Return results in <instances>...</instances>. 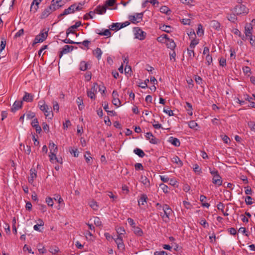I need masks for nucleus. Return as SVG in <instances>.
Masks as SVG:
<instances>
[{"label":"nucleus","mask_w":255,"mask_h":255,"mask_svg":"<svg viewBox=\"0 0 255 255\" xmlns=\"http://www.w3.org/2000/svg\"><path fill=\"white\" fill-rule=\"evenodd\" d=\"M134 167H135V169L136 170H140V169H141V170L143 169V166H142V165L141 163H135V165H134Z\"/></svg>","instance_id":"63"},{"label":"nucleus","mask_w":255,"mask_h":255,"mask_svg":"<svg viewBox=\"0 0 255 255\" xmlns=\"http://www.w3.org/2000/svg\"><path fill=\"white\" fill-rule=\"evenodd\" d=\"M96 33L100 35H105L107 37H110L111 32L109 29H105L103 32H99V30L97 29L96 31Z\"/></svg>","instance_id":"22"},{"label":"nucleus","mask_w":255,"mask_h":255,"mask_svg":"<svg viewBox=\"0 0 255 255\" xmlns=\"http://www.w3.org/2000/svg\"><path fill=\"white\" fill-rule=\"evenodd\" d=\"M75 12L74 11V4L70 5L68 8L65 9L63 12L61 13L59 17H61L64 15H67L68 14L73 13Z\"/></svg>","instance_id":"13"},{"label":"nucleus","mask_w":255,"mask_h":255,"mask_svg":"<svg viewBox=\"0 0 255 255\" xmlns=\"http://www.w3.org/2000/svg\"><path fill=\"white\" fill-rule=\"evenodd\" d=\"M49 251L51 254L55 255L59 252V249L56 246H51L50 247Z\"/></svg>","instance_id":"35"},{"label":"nucleus","mask_w":255,"mask_h":255,"mask_svg":"<svg viewBox=\"0 0 255 255\" xmlns=\"http://www.w3.org/2000/svg\"><path fill=\"white\" fill-rule=\"evenodd\" d=\"M107 10V7L106 5H103V6H98L97 7V8L95 9V11L100 14H102L106 12Z\"/></svg>","instance_id":"20"},{"label":"nucleus","mask_w":255,"mask_h":255,"mask_svg":"<svg viewBox=\"0 0 255 255\" xmlns=\"http://www.w3.org/2000/svg\"><path fill=\"white\" fill-rule=\"evenodd\" d=\"M74 47L73 46H70L68 45H65L62 50L60 52L59 57L61 58L64 54H66L72 51Z\"/></svg>","instance_id":"10"},{"label":"nucleus","mask_w":255,"mask_h":255,"mask_svg":"<svg viewBox=\"0 0 255 255\" xmlns=\"http://www.w3.org/2000/svg\"><path fill=\"white\" fill-rule=\"evenodd\" d=\"M133 232L135 235L138 236H141L143 234V232L140 228L135 226L134 228H133Z\"/></svg>","instance_id":"31"},{"label":"nucleus","mask_w":255,"mask_h":255,"mask_svg":"<svg viewBox=\"0 0 255 255\" xmlns=\"http://www.w3.org/2000/svg\"><path fill=\"white\" fill-rule=\"evenodd\" d=\"M76 102L78 105L79 109L82 110L84 107L82 98L81 97H78L76 100Z\"/></svg>","instance_id":"28"},{"label":"nucleus","mask_w":255,"mask_h":255,"mask_svg":"<svg viewBox=\"0 0 255 255\" xmlns=\"http://www.w3.org/2000/svg\"><path fill=\"white\" fill-rule=\"evenodd\" d=\"M154 255H167V254L164 251H161L154 252Z\"/></svg>","instance_id":"64"},{"label":"nucleus","mask_w":255,"mask_h":255,"mask_svg":"<svg viewBox=\"0 0 255 255\" xmlns=\"http://www.w3.org/2000/svg\"><path fill=\"white\" fill-rule=\"evenodd\" d=\"M91 77H92V73L90 71L87 72L85 75V80L87 81H89L91 80Z\"/></svg>","instance_id":"55"},{"label":"nucleus","mask_w":255,"mask_h":255,"mask_svg":"<svg viewBox=\"0 0 255 255\" xmlns=\"http://www.w3.org/2000/svg\"><path fill=\"white\" fill-rule=\"evenodd\" d=\"M22 101H16L13 104L12 107L11 108L12 112H15L18 109H20L22 105Z\"/></svg>","instance_id":"15"},{"label":"nucleus","mask_w":255,"mask_h":255,"mask_svg":"<svg viewBox=\"0 0 255 255\" xmlns=\"http://www.w3.org/2000/svg\"><path fill=\"white\" fill-rule=\"evenodd\" d=\"M188 125L191 128H195L198 126L197 124L194 121H190Z\"/></svg>","instance_id":"52"},{"label":"nucleus","mask_w":255,"mask_h":255,"mask_svg":"<svg viewBox=\"0 0 255 255\" xmlns=\"http://www.w3.org/2000/svg\"><path fill=\"white\" fill-rule=\"evenodd\" d=\"M63 42L65 43L76 44H81V42H74V41L70 40V39H65L64 40H63Z\"/></svg>","instance_id":"51"},{"label":"nucleus","mask_w":255,"mask_h":255,"mask_svg":"<svg viewBox=\"0 0 255 255\" xmlns=\"http://www.w3.org/2000/svg\"><path fill=\"white\" fill-rule=\"evenodd\" d=\"M61 6V5L60 4H57L56 3L52 2V1L51 4L47 8L44 9V10L42 12L40 18L42 19L45 18L53 11H55Z\"/></svg>","instance_id":"1"},{"label":"nucleus","mask_w":255,"mask_h":255,"mask_svg":"<svg viewBox=\"0 0 255 255\" xmlns=\"http://www.w3.org/2000/svg\"><path fill=\"white\" fill-rule=\"evenodd\" d=\"M188 54L190 59H192L195 55L194 49L187 48Z\"/></svg>","instance_id":"42"},{"label":"nucleus","mask_w":255,"mask_h":255,"mask_svg":"<svg viewBox=\"0 0 255 255\" xmlns=\"http://www.w3.org/2000/svg\"><path fill=\"white\" fill-rule=\"evenodd\" d=\"M88 96L92 100H95L96 98L95 93L92 91H87Z\"/></svg>","instance_id":"48"},{"label":"nucleus","mask_w":255,"mask_h":255,"mask_svg":"<svg viewBox=\"0 0 255 255\" xmlns=\"http://www.w3.org/2000/svg\"><path fill=\"white\" fill-rule=\"evenodd\" d=\"M134 153L138 155L140 157H143L145 155L144 152L141 149L136 148L134 149Z\"/></svg>","instance_id":"29"},{"label":"nucleus","mask_w":255,"mask_h":255,"mask_svg":"<svg viewBox=\"0 0 255 255\" xmlns=\"http://www.w3.org/2000/svg\"><path fill=\"white\" fill-rule=\"evenodd\" d=\"M198 43V40L194 39H193L190 44L189 48H190V49H194Z\"/></svg>","instance_id":"47"},{"label":"nucleus","mask_w":255,"mask_h":255,"mask_svg":"<svg viewBox=\"0 0 255 255\" xmlns=\"http://www.w3.org/2000/svg\"><path fill=\"white\" fill-rule=\"evenodd\" d=\"M52 104H53V110L54 111H56V112H58L59 111V105H58V103L56 101H53Z\"/></svg>","instance_id":"56"},{"label":"nucleus","mask_w":255,"mask_h":255,"mask_svg":"<svg viewBox=\"0 0 255 255\" xmlns=\"http://www.w3.org/2000/svg\"><path fill=\"white\" fill-rule=\"evenodd\" d=\"M95 11H91L89 12V13H86L84 16V19H86V20H87L89 18H93L94 16L95 15Z\"/></svg>","instance_id":"34"},{"label":"nucleus","mask_w":255,"mask_h":255,"mask_svg":"<svg viewBox=\"0 0 255 255\" xmlns=\"http://www.w3.org/2000/svg\"><path fill=\"white\" fill-rule=\"evenodd\" d=\"M253 29V27L251 24L247 25L245 26V33L246 35V37H251L252 36V30Z\"/></svg>","instance_id":"17"},{"label":"nucleus","mask_w":255,"mask_h":255,"mask_svg":"<svg viewBox=\"0 0 255 255\" xmlns=\"http://www.w3.org/2000/svg\"><path fill=\"white\" fill-rule=\"evenodd\" d=\"M50 153H57L58 149L57 146L53 143H50L49 145Z\"/></svg>","instance_id":"23"},{"label":"nucleus","mask_w":255,"mask_h":255,"mask_svg":"<svg viewBox=\"0 0 255 255\" xmlns=\"http://www.w3.org/2000/svg\"><path fill=\"white\" fill-rule=\"evenodd\" d=\"M48 36V31L46 30L44 32L42 31L39 34L37 35L35 39L33 42V44L39 43V42H42L43 41H44L47 37Z\"/></svg>","instance_id":"4"},{"label":"nucleus","mask_w":255,"mask_h":255,"mask_svg":"<svg viewBox=\"0 0 255 255\" xmlns=\"http://www.w3.org/2000/svg\"><path fill=\"white\" fill-rule=\"evenodd\" d=\"M89 205L94 210H97L98 209L97 203L94 200H92L89 202Z\"/></svg>","instance_id":"33"},{"label":"nucleus","mask_w":255,"mask_h":255,"mask_svg":"<svg viewBox=\"0 0 255 255\" xmlns=\"http://www.w3.org/2000/svg\"><path fill=\"white\" fill-rule=\"evenodd\" d=\"M30 177L28 178V182L32 184L34 179L36 178L37 175H36V170L34 168H31L30 170Z\"/></svg>","instance_id":"14"},{"label":"nucleus","mask_w":255,"mask_h":255,"mask_svg":"<svg viewBox=\"0 0 255 255\" xmlns=\"http://www.w3.org/2000/svg\"><path fill=\"white\" fill-rule=\"evenodd\" d=\"M24 33V30L23 29L19 30L15 34V38L19 37L22 35Z\"/></svg>","instance_id":"58"},{"label":"nucleus","mask_w":255,"mask_h":255,"mask_svg":"<svg viewBox=\"0 0 255 255\" xmlns=\"http://www.w3.org/2000/svg\"><path fill=\"white\" fill-rule=\"evenodd\" d=\"M206 63L208 65H210L212 63V57L209 54H208L206 56Z\"/></svg>","instance_id":"46"},{"label":"nucleus","mask_w":255,"mask_h":255,"mask_svg":"<svg viewBox=\"0 0 255 255\" xmlns=\"http://www.w3.org/2000/svg\"><path fill=\"white\" fill-rule=\"evenodd\" d=\"M46 202L47 205L50 207H52L53 206V201L51 198L48 197L46 199Z\"/></svg>","instance_id":"50"},{"label":"nucleus","mask_w":255,"mask_h":255,"mask_svg":"<svg viewBox=\"0 0 255 255\" xmlns=\"http://www.w3.org/2000/svg\"><path fill=\"white\" fill-rule=\"evenodd\" d=\"M112 103L114 105L117 107H119L120 106H121V101L120 100L119 98H113Z\"/></svg>","instance_id":"44"},{"label":"nucleus","mask_w":255,"mask_h":255,"mask_svg":"<svg viewBox=\"0 0 255 255\" xmlns=\"http://www.w3.org/2000/svg\"><path fill=\"white\" fill-rule=\"evenodd\" d=\"M204 33V30L203 26L201 24H199L198 26V30L197 31V34L198 36H202Z\"/></svg>","instance_id":"39"},{"label":"nucleus","mask_w":255,"mask_h":255,"mask_svg":"<svg viewBox=\"0 0 255 255\" xmlns=\"http://www.w3.org/2000/svg\"><path fill=\"white\" fill-rule=\"evenodd\" d=\"M166 45L168 48L173 50L176 47V44L172 39L167 38V40L165 41Z\"/></svg>","instance_id":"18"},{"label":"nucleus","mask_w":255,"mask_h":255,"mask_svg":"<svg viewBox=\"0 0 255 255\" xmlns=\"http://www.w3.org/2000/svg\"><path fill=\"white\" fill-rule=\"evenodd\" d=\"M33 100V96L29 93L25 92L24 96L23 97L22 101L26 102H31Z\"/></svg>","instance_id":"16"},{"label":"nucleus","mask_w":255,"mask_h":255,"mask_svg":"<svg viewBox=\"0 0 255 255\" xmlns=\"http://www.w3.org/2000/svg\"><path fill=\"white\" fill-rule=\"evenodd\" d=\"M113 30H118L121 28V23H113L110 27Z\"/></svg>","instance_id":"30"},{"label":"nucleus","mask_w":255,"mask_h":255,"mask_svg":"<svg viewBox=\"0 0 255 255\" xmlns=\"http://www.w3.org/2000/svg\"><path fill=\"white\" fill-rule=\"evenodd\" d=\"M38 105L39 106V109L40 110L44 112L45 117L51 119L53 115L52 111L51 110V108H49L47 105L42 102H39Z\"/></svg>","instance_id":"2"},{"label":"nucleus","mask_w":255,"mask_h":255,"mask_svg":"<svg viewBox=\"0 0 255 255\" xmlns=\"http://www.w3.org/2000/svg\"><path fill=\"white\" fill-rule=\"evenodd\" d=\"M135 30V37L139 39L140 40H143L146 36V33L142 31L139 27H136L134 28Z\"/></svg>","instance_id":"8"},{"label":"nucleus","mask_w":255,"mask_h":255,"mask_svg":"<svg viewBox=\"0 0 255 255\" xmlns=\"http://www.w3.org/2000/svg\"><path fill=\"white\" fill-rule=\"evenodd\" d=\"M115 241L117 245L119 250L123 251L125 249V245L123 243V238L120 236H118V237L115 239Z\"/></svg>","instance_id":"9"},{"label":"nucleus","mask_w":255,"mask_h":255,"mask_svg":"<svg viewBox=\"0 0 255 255\" xmlns=\"http://www.w3.org/2000/svg\"><path fill=\"white\" fill-rule=\"evenodd\" d=\"M252 200V198L251 196H247L245 199V202L247 205H251L253 204Z\"/></svg>","instance_id":"61"},{"label":"nucleus","mask_w":255,"mask_h":255,"mask_svg":"<svg viewBox=\"0 0 255 255\" xmlns=\"http://www.w3.org/2000/svg\"><path fill=\"white\" fill-rule=\"evenodd\" d=\"M211 26L216 30H219L220 28V23L216 20H212L211 22Z\"/></svg>","instance_id":"27"},{"label":"nucleus","mask_w":255,"mask_h":255,"mask_svg":"<svg viewBox=\"0 0 255 255\" xmlns=\"http://www.w3.org/2000/svg\"><path fill=\"white\" fill-rule=\"evenodd\" d=\"M38 5H39L34 3V2H32L30 9V12L33 13L36 12L39 7Z\"/></svg>","instance_id":"36"},{"label":"nucleus","mask_w":255,"mask_h":255,"mask_svg":"<svg viewBox=\"0 0 255 255\" xmlns=\"http://www.w3.org/2000/svg\"><path fill=\"white\" fill-rule=\"evenodd\" d=\"M145 137L146 139H148L151 143L157 144L158 142V140L153 136V135L151 132H147L146 133Z\"/></svg>","instance_id":"12"},{"label":"nucleus","mask_w":255,"mask_h":255,"mask_svg":"<svg viewBox=\"0 0 255 255\" xmlns=\"http://www.w3.org/2000/svg\"><path fill=\"white\" fill-rule=\"evenodd\" d=\"M143 16V13H137L135 15H129V20L133 23H136L139 22L142 20Z\"/></svg>","instance_id":"7"},{"label":"nucleus","mask_w":255,"mask_h":255,"mask_svg":"<svg viewBox=\"0 0 255 255\" xmlns=\"http://www.w3.org/2000/svg\"><path fill=\"white\" fill-rule=\"evenodd\" d=\"M117 232L118 234V236H121L125 233V230L123 227H120L117 228Z\"/></svg>","instance_id":"43"},{"label":"nucleus","mask_w":255,"mask_h":255,"mask_svg":"<svg viewBox=\"0 0 255 255\" xmlns=\"http://www.w3.org/2000/svg\"><path fill=\"white\" fill-rule=\"evenodd\" d=\"M162 210L164 212V215H161V216L165 222H167V221H166V220L165 219L167 218V219H169V217L170 215L172 213V210L170 208V207L167 204L163 205L162 207Z\"/></svg>","instance_id":"5"},{"label":"nucleus","mask_w":255,"mask_h":255,"mask_svg":"<svg viewBox=\"0 0 255 255\" xmlns=\"http://www.w3.org/2000/svg\"><path fill=\"white\" fill-rule=\"evenodd\" d=\"M217 208H218V210H221L222 211V212L223 213L224 209V207H225V206H224V204H223L221 202H220L217 205Z\"/></svg>","instance_id":"62"},{"label":"nucleus","mask_w":255,"mask_h":255,"mask_svg":"<svg viewBox=\"0 0 255 255\" xmlns=\"http://www.w3.org/2000/svg\"><path fill=\"white\" fill-rule=\"evenodd\" d=\"M88 69V64L84 61H82L80 64V69L81 71H86Z\"/></svg>","instance_id":"38"},{"label":"nucleus","mask_w":255,"mask_h":255,"mask_svg":"<svg viewBox=\"0 0 255 255\" xmlns=\"http://www.w3.org/2000/svg\"><path fill=\"white\" fill-rule=\"evenodd\" d=\"M147 197L145 194H142L141 195L139 200L138 201V204L139 206L141 205H144L145 202H146Z\"/></svg>","instance_id":"24"},{"label":"nucleus","mask_w":255,"mask_h":255,"mask_svg":"<svg viewBox=\"0 0 255 255\" xmlns=\"http://www.w3.org/2000/svg\"><path fill=\"white\" fill-rule=\"evenodd\" d=\"M185 108H186L188 115H189L190 116H192L193 114V113H192L193 108H192V105L190 103H189V102H186V106H185Z\"/></svg>","instance_id":"25"},{"label":"nucleus","mask_w":255,"mask_h":255,"mask_svg":"<svg viewBox=\"0 0 255 255\" xmlns=\"http://www.w3.org/2000/svg\"><path fill=\"white\" fill-rule=\"evenodd\" d=\"M93 54L98 59H100L101 58L102 51L100 48H97L93 51Z\"/></svg>","instance_id":"26"},{"label":"nucleus","mask_w":255,"mask_h":255,"mask_svg":"<svg viewBox=\"0 0 255 255\" xmlns=\"http://www.w3.org/2000/svg\"><path fill=\"white\" fill-rule=\"evenodd\" d=\"M210 173L213 175L212 182L217 186H220L222 184V177L220 176L219 172L216 170H212L210 169Z\"/></svg>","instance_id":"3"},{"label":"nucleus","mask_w":255,"mask_h":255,"mask_svg":"<svg viewBox=\"0 0 255 255\" xmlns=\"http://www.w3.org/2000/svg\"><path fill=\"white\" fill-rule=\"evenodd\" d=\"M169 142L171 143L172 144L174 145L176 147H178L180 146V142L179 140L175 137H170L169 140Z\"/></svg>","instance_id":"21"},{"label":"nucleus","mask_w":255,"mask_h":255,"mask_svg":"<svg viewBox=\"0 0 255 255\" xmlns=\"http://www.w3.org/2000/svg\"><path fill=\"white\" fill-rule=\"evenodd\" d=\"M94 223L96 226H101L102 225V222L98 217H94Z\"/></svg>","instance_id":"45"},{"label":"nucleus","mask_w":255,"mask_h":255,"mask_svg":"<svg viewBox=\"0 0 255 255\" xmlns=\"http://www.w3.org/2000/svg\"><path fill=\"white\" fill-rule=\"evenodd\" d=\"M172 162L176 164L178 167H181L183 165V163L182 161L180 159V158L177 156H174L172 158Z\"/></svg>","instance_id":"19"},{"label":"nucleus","mask_w":255,"mask_h":255,"mask_svg":"<svg viewBox=\"0 0 255 255\" xmlns=\"http://www.w3.org/2000/svg\"><path fill=\"white\" fill-rule=\"evenodd\" d=\"M234 12L238 15L247 14L248 9L244 5L239 4L234 8Z\"/></svg>","instance_id":"6"},{"label":"nucleus","mask_w":255,"mask_h":255,"mask_svg":"<svg viewBox=\"0 0 255 255\" xmlns=\"http://www.w3.org/2000/svg\"><path fill=\"white\" fill-rule=\"evenodd\" d=\"M193 170L195 172L200 174L201 173V169L199 167V166L197 164H195L194 165Z\"/></svg>","instance_id":"53"},{"label":"nucleus","mask_w":255,"mask_h":255,"mask_svg":"<svg viewBox=\"0 0 255 255\" xmlns=\"http://www.w3.org/2000/svg\"><path fill=\"white\" fill-rule=\"evenodd\" d=\"M159 187L162 189L163 192L165 193H167L169 191L168 187L163 183H161L159 185Z\"/></svg>","instance_id":"40"},{"label":"nucleus","mask_w":255,"mask_h":255,"mask_svg":"<svg viewBox=\"0 0 255 255\" xmlns=\"http://www.w3.org/2000/svg\"><path fill=\"white\" fill-rule=\"evenodd\" d=\"M220 65L224 67L226 65V60L224 58H221L219 60Z\"/></svg>","instance_id":"57"},{"label":"nucleus","mask_w":255,"mask_h":255,"mask_svg":"<svg viewBox=\"0 0 255 255\" xmlns=\"http://www.w3.org/2000/svg\"><path fill=\"white\" fill-rule=\"evenodd\" d=\"M229 20L231 21L232 22H235L237 18L236 15L235 14H231L227 17Z\"/></svg>","instance_id":"41"},{"label":"nucleus","mask_w":255,"mask_h":255,"mask_svg":"<svg viewBox=\"0 0 255 255\" xmlns=\"http://www.w3.org/2000/svg\"><path fill=\"white\" fill-rule=\"evenodd\" d=\"M115 2H116V0H108L106 1V3L105 5H106V6L107 5L109 6H112L114 5Z\"/></svg>","instance_id":"60"},{"label":"nucleus","mask_w":255,"mask_h":255,"mask_svg":"<svg viewBox=\"0 0 255 255\" xmlns=\"http://www.w3.org/2000/svg\"><path fill=\"white\" fill-rule=\"evenodd\" d=\"M141 182L146 186H149V180L146 176H141Z\"/></svg>","instance_id":"32"},{"label":"nucleus","mask_w":255,"mask_h":255,"mask_svg":"<svg viewBox=\"0 0 255 255\" xmlns=\"http://www.w3.org/2000/svg\"><path fill=\"white\" fill-rule=\"evenodd\" d=\"M160 29L162 31H165L167 33H169L171 31V27L170 26L163 25L160 27Z\"/></svg>","instance_id":"37"},{"label":"nucleus","mask_w":255,"mask_h":255,"mask_svg":"<svg viewBox=\"0 0 255 255\" xmlns=\"http://www.w3.org/2000/svg\"><path fill=\"white\" fill-rule=\"evenodd\" d=\"M81 25V22L80 21H77L75 23V24L71 26L67 30L66 34L67 36L70 33H74L75 29L77 28Z\"/></svg>","instance_id":"11"},{"label":"nucleus","mask_w":255,"mask_h":255,"mask_svg":"<svg viewBox=\"0 0 255 255\" xmlns=\"http://www.w3.org/2000/svg\"><path fill=\"white\" fill-rule=\"evenodd\" d=\"M243 70L244 73L248 74L251 73V69L248 66H245L243 67Z\"/></svg>","instance_id":"59"},{"label":"nucleus","mask_w":255,"mask_h":255,"mask_svg":"<svg viewBox=\"0 0 255 255\" xmlns=\"http://www.w3.org/2000/svg\"><path fill=\"white\" fill-rule=\"evenodd\" d=\"M248 125L252 130L255 131V123L254 122L250 121Z\"/></svg>","instance_id":"54"},{"label":"nucleus","mask_w":255,"mask_h":255,"mask_svg":"<svg viewBox=\"0 0 255 255\" xmlns=\"http://www.w3.org/2000/svg\"><path fill=\"white\" fill-rule=\"evenodd\" d=\"M160 11L164 13L167 14L168 12L170 11L169 8L166 6H162L160 8Z\"/></svg>","instance_id":"49"}]
</instances>
